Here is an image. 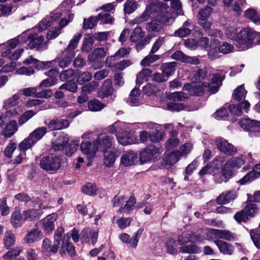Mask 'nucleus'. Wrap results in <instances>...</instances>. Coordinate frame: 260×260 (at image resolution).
Listing matches in <instances>:
<instances>
[{
  "label": "nucleus",
  "mask_w": 260,
  "mask_h": 260,
  "mask_svg": "<svg viewBox=\"0 0 260 260\" xmlns=\"http://www.w3.org/2000/svg\"><path fill=\"white\" fill-rule=\"evenodd\" d=\"M211 83L205 82H193L186 84L183 89L188 91L191 95L201 96L203 94L205 90L211 93H215L218 90L223 80V77L220 74H213L210 76Z\"/></svg>",
  "instance_id": "obj_1"
},
{
  "label": "nucleus",
  "mask_w": 260,
  "mask_h": 260,
  "mask_svg": "<svg viewBox=\"0 0 260 260\" xmlns=\"http://www.w3.org/2000/svg\"><path fill=\"white\" fill-rule=\"evenodd\" d=\"M239 41L236 46L240 51L245 50L253 45L260 43V33L249 27L244 28L239 32Z\"/></svg>",
  "instance_id": "obj_2"
},
{
  "label": "nucleus",
  "mask_w": 260,
  "mask_h": 260,
  "mask_svg": "<svg viewBox=\"0 0 260 260\" xmlns=\"http://www.w3.org/2000/svg\"><path fill=\"white\" fill-rule=\"evenodd\" d=\"M47 129L46 127H38L29 136L24 139L18 145V149L20 151H26L31 148L36 143L40 140L46 134Z\"/></svg>",
  "instance_id": "obj_3"
},
{
  "label": "nucleus",
  "mask_w": 260,
  "mask_h": 260,
  "mask_svg": "<svg viewBox=\"0 0 260 260\" xmlns=\"http://www.w3.org/2000/svg\"><path fill=\"white\" fill-rule=\"evenodd\" d=\"M22 42L27 43L30 48H36L39 51H43L47 48V44L44 42V37L37 36L29 31L23 32L20 37Z\"/></svg>",
  "instance_id": "obj_4"
},
{
  "label": "nucleus",
  "mask_w": 260,
  "mask_h": 260,
  "mask_svg": "<svg viewBox=\"0 0 260 260\" xmlns=\"http://www.w3.org/2000/svg\"><path fill=\"white\" fill-rule=\"evenodd\" d=\"M20 102L19 93L13 94L4 102L3 108L6 110V116L14 117L22 112L23 109L21 105L13 108L18 105Z\"/></svg>",
  "instance_id": "obj_5"
},
{
  "label": "nucleus",
  "mask_w": 260,
  "mask_h": 260,
  "mask_svg": "<svg viewBox=\"0 0 260 260\" xmlns=\"http://www.w3.org/2000/svg\"><path fill=\"white\" fill-rule=\"evenodd\" d=\"M244 159L242 155L233 157L229 159L221 170V174L226 179L225 182L232 178L234 174V171L240 168L244 164Z\"/></svg>",
  "instance_id": "obj_6"
},
{
  "label": "nucleus",
  "mask_w": 260,
  "mask_h": 260,
  "mask_svg": "<svg viewBox=\"0 0 260 260\" xmlns=\"http://www.w3.org/2000/svg\"><path fill=\"white\" fill-rule=\"evenodd\" d=\"M40 167L47 172H55L61 167V158L59 156L49 154L40 158L39 160Z\"/></svg>",
  "instance_id": "obj_7"
},
{
  "label": "nucleus",
  "mask_w": 260,
  "mask_h": 260,
  "mask_svg": "<svg viewBox=\"0 0 260 260\" xmlns=\"http://www.w3.org/2000/svg\"><path fill=\"white\" fill-rule=\"evenodd\" d=\"M161 153V149L154 145L144 148L140 153V160L142 164L154 160Z\"/></svg>",
  "instance_id": "obj_8"
},
{
  "label": "nucleus",
  "mask_w": 260,
  "mask_h": 260,
  "mask_svg": "<svg viewBox=\"0 0 260 260\" xmlns=\"http://www.w3.org/2000/svg\"><path fill=\"white\" fill-rule=\"evenodd\" d=\"M215 143L217 149L227 155L233 156L237 151V148L233 144L222 138H217Z\"/></svg>",
  "instance_id": "obj_9"
},
{
  "label": "nucleus",
  "mask_w": 260,
  "mask_h": 260,
  "mask_svg": "<svg viewBox=\"0 0 260 260\" xmlns=\"http://www.w3.org/2000/svg\"><path fill=\"white\" fill-rule=\"evenodd\" d=\"M114 138L111 135L101 134L94 141L98 147V150L105 151L110 148L113 144Z\"/></svg>",
  "instance_id": "obj_10"
},
{
  "label": "nucleus",
  "mask_w": 260,
  "mask_h": 260,
  "mask_svg": "<svg viewBox=\"0 0 260 260\" xmlns=\"http://www.w3.org/2000/svg\"><path fill=\"white\" fill-rule=\"evenodd\" d=\"M106 55V51L103 48H98L93 50L92 53L89 55L88 59L92 63L94 69L102 67V63L100 59L104 58Z\"/></svg>",
  "instance_id": "obj_11"
},
{
  "label": "nucleus",
  "mask_w": 260,
  "mask_h": 260,
  "mask_svg": "<svg viewBox=\"0 0 260 260\" xmlns=\"http://www.w3.org/2000/svg\"><path fill=\"white\" fill-rule=\"evenodd\" d=\"M59 252L61 256L65 255L66 253H68L71 257L76 255L75 247L70 242V234H67L64 236Z\"/></svg>",
  "instance_id": "obj_12"
},
{
  "label": "nucleus",
  "mask_w": 260,
  "mask_h": 260,
  "mask_svg": "<svg viewBox=\"0 0 260 260\" xmlns=\"http://www.w3.org/2000/svg\"><path fill=\"white\" fill-rule=\"evenodd\" d=\"M143 231V229L139 228L134 233L131 239H130L129 235L126 233H122L119 236V238L123 243H128L132 248H136Z\"/></svg>",
  "instance_id": "obj_13"
},
{
  "label": "nucleus",
  "mask_w": 260,
  "mask_h": 260,
  "mask_svg": "<svg viewBox=\"0 0 260 260\" xmlns=\"http://www.w3.org/2000/svg\"><path fill=\"white\" fill-rule=\"evenodd\" d=\"M209 233L215 238L223 239L227 241H235L237 240L236 234L227 230L210 229Z\"/></svg>",
  "instance_id": "obj_14"
},
{
  "label": "nucleus",
  "mask_w": 260,
  "mask_h": 260,
  "mask_svg": "<svg viewBox=\"0 0 260 260\" xmlns=\"http://www.w3.org/2000/svg\"><path fill=\"white\" fill-rule=\"evenodd\" d=\"M58 218L57 214L53 213L48 215L42 220V229L47 235H50L55 228V222Z\"/></svg>",
  "instance_id": "obj_15"
},
{
  "label": "nucleus",
  "mask_w": 260,
  "mask_h": 260,
  "mask_svg": "<svg viewBox=\"0 0 260 260\" xmlns=\"http://www.w3.org/2000/svg\"><path fill=\"white\" fill-rule=\"evenodd\" d=\"M61 16V13L60 12H52L49 16H47L41 22H39L37 26L39 31H41L50 26L53 24V22L58 20Z\"/></svg>",
  "instance_id": "obj_16"
},
{
  "label": "nucleus",
  "mask_w": 260,
  "mask_h": 260,
  "mask_svg": "<svg viewBox=\"0 0 260 260\" xmlns=\"http://www.w3.org/2000/svg\"><path fill=\"white\" fill-rule=\"evenodd\" d=\"M239 123L241 128L246 131L251 133L260 131V121L244 118L241 119Z\"/></svg>",
  "instance_id": "obj_17"
},
{
  "label": "nucleus",
  "mask_w": 260,
  "mask_h": 260,
  "mask_svg": "<svg viewBox=\"0 0 260 260\" xmlns=\"http://www.w3.org/2000/svg\"><path fill=\"white\" fill-rule=\"evenodd\" d=\"M59 244L54 241L52 244L51 241L48 238L44 239L42 245V250L46 255H51L56 253Z\"/></svg>",
  "instance_id": "obj_18"
},
{
  "label": "nucleus",
  "mask_w": 260,
  "mask_h": 260,
  "mask_svg": "<svg viewBox=\"0 0 260 260\" xmlns=\"http://www.w3.org/2000/svg\"><path fill=\"white\" fill-rule=\"evenodd\" d=\"M220 252L223 254L231 255L233 254L234 246L231 243L219 239L214 241Z\"/></svg>",
  "instance_id": "obj_19"
},
{
  "label": "nucleus",
  "mask_w": 260,
  "mask_h": 260,
  "mask_svg": "<svg viewBox=\"0 0 260 260\" xmlns=\"http://www.w3.org/2000/svg\"><path fill=\"white\" fill-rule=\"evenodd\" d=\"M80 149L82 152L89 158L94 156L98 150V147L94 141L93 144H91L88 141H85L81 144Z\"/></svg>",
  "instance_id": "obj_20"
},
{
  "label": "nucleus",
  "mask_w": 260,
  "mask_h": 260,
  "mask_svg": "<svg viewBox=\"0 0 260 260\" xmlns=\"http://www.w3.org/2000/svg\"><path fill=\"white\" fill-rule=\"evenodd\" d=\"M171 57L174 59L180 60L185 63L193 64H197L199 63V60L198 58L187 56L181 51H175L171 55Z\"/></svg>",
  "instance_id": "obj_21"
},
{
  "label": "nucleus",
  "mask_w": 260,
  "mask_h": 260,
  "mask_svg": "<svg viewBox=\"0 0 260 260\" xmlns=\"http://www.w3.org/2000/svg\"><path fill=\"white\" fill-rule=\"evenodd\" d=\"M249 106V103L247 101H244L237 105H230L228 108L230 113L233 115L240 116L243 111H245L246 112H247Z\"/></svg>",
  "instance_id": "obj_22"
},
{
  "label": "nucleus",
  "mask_w": 260,
  "mask_h": 260,
  "mask_svg": "<svg viewBox=\"0 0 260 260\" xmlns=\"http://www.w3.org/2000/svg\"><path fill=\"white\" fill-rule=\"evenodd\" d=\"M137 154L133 151H128L121 157V164L124 166L135 165L137 162Z\"/></svg>",
  "instance_id": "obj_23"
},
{
  "label": "nucleus",
  "mask_w": 260,
  "mask_h": 260,
  "mask_svg": "<svg viewBox=\"0 0 260 260\" xmlns=\"http://www.w3.org/2000/svg\"><path fill=\"white\" fill-rule=\"evenodd\" d=\"M46 125L50 131L59 130L66 128L69 125V122L67 119H52L48 123L45 122Z\"/></svg>",
  "instance_id": "obj_24"
},
{
  "label": "nucleus",
  "mask_w": 260,
  "mask_h": 260,
  "mask_svg": "<svg viewBox=\"0 0 260 260\" xmlns=\"http://www.w3.org/2000/svg\"><path fill=\"white\" fill-rule=\"evenodd\" d=\"M42 237V232L39 229L36 228L28 232L23 240L27 244H32L40 241Z\"/></svg>",
  "instance_id": "obj_25"
},
{
  "label": "nucleus",
  "mask_w": 260,
  "mask_h": 260,
  "mask_svg": "<svg viewBox=\"0 0 260 260\" xmlns=\"http://www.w3.org/2000/svg\"><path fill=\"white\" fill-rule=\"evenodd\" d=\"M113 92L112 83L109 80H106L98 92V96L104 99L111 95Z\"/></svg>",
  "instance_id": "obj_26"
},
{
  "label": "nucleus",
  "mask_w": 260,
  "mask_h": 260,
  "mask_svg": "<svg viewBox=\"0 0 260 260\" xmlns=\"http://www.w3.org/2000/svg\"><path fill=\"white\" fill-rule=\"evenodd\" d=\"M236 197L237 195L235 191L233 190L225 191L216 199V202L220 205L228 204L235 200Z\"/></svg>",
  "instance_id": "obj_27"
},
{
  "label": "nucleus",
  "mask_w": 260,
  "mask_h": 260,
  "mask_svg": "<svg viewBox=\"0 0 260 260\" xmlns=\"http://www.w3.org/2000/svg\"><path fill=\"white\" fill-rule=\"evenodd\" d=\"M128 102L132 106H137L142 104V99L140 90L139 89L135 88L132 90Z\"/></svg>",
  "instance_id": "obj_28"
},
{
  "label": "nucleus",
  "mask_w": 260,
  "mask_h": 260,
  "mask_svg": "<svg viewBox=\"0 0 260 260\" xmlns=\"http://www.w3.org/2000/svg\"><path fill=\"white\" fill-rule=\"evenodd\" d=\"M75 55H74L73 53L67 52L64 50L62 53V57L58 58L56 59L55 60L60 68H65L70 64L72 59L75 56Z\"/></svg>",
  "instance_id": "obj_29"
},
{
  "label": "nucleus",
  "mask_w": 260,
  "mask_h": 260,
  "mask_svg": "<svg viewBox=\"0 0 260 260\" xmlns=\"http://www.w3.org/2000/svg\"><path fill=\"white\" fill-rule=\"evenodd\" d=\"M69 141L68 135L60 136L55 141L52 142V149L55 151L62 150Z\"/></svg>",
  "instance_id": "obj_30"
},
{
  "label": "nucleus",
  "mask_w": 260,
  "mask_h": 260,
  "mask_svg": "<svg viewBox=\"0 0 260 260\" xmlns=\"http://www.w3.org/2000/svg\"><path fill=\"white\" fill-rule=\"evenodd\" d=\"M156 17H159V21L164 26V25H170L172 24L175 20L176 16L168 10H166L165 12H162Z\"/></svg>",
  "instance_id": "obj_31"
},
{
  "label": "nucleus",
  "mask_w": 260,
  "mask_h": 260,
  "mask_svg": "<svg viewBox=\"0 0 260 260\" xmlns=\"http://www.w3.org/2000/svg\"><path fill=\"white\" fill-rule=\"evenodd\" d=\"M52 61H40L30 56L28 58L25 59L23 63L25 64H33L35 67L40 69H46L51 66Z\"/></svg>",
  "instance_id": "obj_32"
},
{
  "label": "nucleus",
  "mask_w": 260,
  "mask_h": 260,
  "mask_svg": "<svg viewBox=\"0 0 260 260\" xmlns=\"http://www.w3.org/2000/svg\"><path fill=\"white\" fill-rule=\"evenodd\" d=\"M25 222L23 213L21 214L19 210H15L12 213L11 222L14 228H17L21 226Z\"/></svg>",
  "instance_id": "obj_33"
},
{
  "label": "nucleus",
  "mask_w": 260,
  "mask_h": 260,
  "mask_svg": "<svg viewBox=\"0 0 260 260\" xmlns=\"http://www.w3.org/2000/svg\"><path fill=\"white\" fill-rule=\"evenodd\" d=\"M17 131V122L15 120H11L6 125L3 129L2 135L6 138L11 137Z\"/></svg>",
  "instance_id": "obj_34"
},
{
  "label": "nucleus",
  "mask_w": 260,
  "mask_h": 260,
  "mask_svg": "<svg viewBox=\"0 0 260 260\" xmlns=\"http://www.w3.org/2000/svg\"><path fill=\"white\" fill-rule=\"evenodd\" d=\"M164 28L162 23L159 21V17L151 20L146 25V29L150 32H156L161 31Z\"/></svg>",
  "instance_id": "obj_35"
},
{
  "label": "nucleus",
  "mask_w": 260,
  "mask_h": 260,
  "mask_svg": "<svg viewBox=\"0 0 260 260\" xmlns=\"http://www.w3.org/2000/svg\"><path fill=\"white\" fill-rule=\"evenodd\" d=\"M136 203V199L134 196H131L126 202L124 206H121L118 209V212L126 214H130L134 209Z\"/></svg>",
  "instance_id": "obj_36"
},
{
  "label": "nucleus",
  "mask_w": 260,
  "mask_h": 260,
  "mask_svg": "<svg viewBox=\"0 0 260 260\" xmlns=\"http://www.w3.org/2000/svg\"><path fill=\"white\" fill-rule=\"evenodd\" d=\"M190 26L191 23L189 21H186L183 23L182 27L174 32V36L183 38L189 35L191 33V30L189 28Z\"/></svg>",
  "instance_id": "obj_37"
},
{
  "label": "nucleus",
  "mask_w": 260,
  "mask_h": 260,
  "mask_svg": "<svg viewBox=\"0 0 260 260\" xmlns=\"http://www.w3.org/2000/svg\"><path fill=\"white\" fill-rule=\"evenodd\" d=\"M199 24L209 35L220 36L221 32L217 30H211L212 23L207 20H198Z\"/></svg>",
  "instance_id": "obj_38"
},
{
  "label": "nucleus",
  "mask_w": 260,
  "mask_h": 260,
  "mask_svg": "<svg viewBox=\"0 0 260 260\" xmlns=\"http://www.w3.org/2000/svg\"><path fill=\"white\" fill-rule=\"evenodd\" d=\"M104 154V164L107 166H110L113 164L116 160L117 157L119 156V152L115 150L113 151H105Z\"/></svg>",
  "instance_id": "obj_39"
},
{
  "label": "nucleus",
  "mask_w": 260,
  "mask_h": 260,
  "mask_svg": "<svg viewBox=\"0 0 260 260\" xmlns=\"http://www.w3.org/2000/svg\"><path fill=\"white\" fill-rule=\"evenodd\" d=\"M245 16L246 18L251 20L257 25L260 24V16L258 12L253 9L249 8L245 12Z\"/></svg>",
  "instance_id": "obj_40"
},
{
  "label": "nucleus",
  "mask_w": 260,
  "mask_h": 260,
  "mask_svg": "<svg viewBox=\"0 0 260 260\" xmlns=\"http://www.w3.org/2000/svg\"><path fill=\"white\" fill-rule=\"evenodd\" d=\"M117 139L118 142L122 145H127L135 143L136 137L132 133L129 134V136H125L124 134L117 135Z\"/></svg>",
  "instance_id": "obj_41"
},
{
  "label": "nucleus",
  "mask_w": 260,
  "mask_h": 260,
  "mask_svg": "<svg viewBox=\"0 0 260 260\" xmlns=\"http://www.w3.org/2000/svg\"><path fill=\"white\" fill-rule=\"evenodd\" d=\"M176 66L177 63L174 61L167 62L162 64L161 66L162 74L165 75L167 79L174 74L176 70Z\"/></svg>",
  "instance_id": "obj_42"
},
{
  "label": "nucleus",
  "mask_w": 260,
  "mask_h": 260,
  "mask_svg": "<svg viewBox=\"0 0 260 260\" xmlns=\"http://www.w3.org/2000/svg\"><path fill=\"white\" fill-rule=\"evenodd\" d=\"M23 216L25 221H35L38 220L39 217V213L37 209H30L24 211L23 212Z\"/></svg>",
  "instance_id": "obj_43"
},
{
  "label": "nucleus",
  "mask_w": 260,
  "mask_h": 260,
  "mask_svg": "<svg viewBox=\"0 0 260 260\" xmlns=\"http://www.w3.org/2000/svg\"><path fill=\"white\" fill-rule=\"evenodd\" d=\"M82 37V34L78 33L75 35L73 38L70 40L69 44L66 49L65 51L67 52H72L74 55L76 54L75 49L77 47L80 40Z\"/></svg>",
  "instance_id": "obj_44"
},
{
  "label": "nucleus",
  "mask_w": 260,
  "mask_h": 260,
  "mask_svg": "<svg viewBox=\"0 0 260 260\" xmlns=\"http://www.w3.org/2000/svg\"><path fill=\"white\" fill-rule=\"evenodd\" d=\"M220 50L218 48V41L217 40H214L213 42H211L208 51L209 57L211 59L218 58L220 56Z\"/></svg>",
  "instance_id": "obj_45"
},
{
  "label": "nucleus",
  "mask_w": 260,
  "mask_h": 260,
  "mask_svg": "<svg viewBox=\"0 0 260 260\" xmlns=\"http://www.w3.org/2000/svg\"><path fill=\"white\" fill-rule=\"evenodd\" d=\"M171 8L168 10L172 12L176 17L179 15H182L183 14L182 9V5L179 0H173L171 3Z\"/></svg>",
  "instance_id": "obj_46"
},
{
  "label": "nucleus",
  "mask_w": 260,
  "mask_h": 260,
  "mask_svg": "<svg viewBox=\"0 0 260 260\" xmlns=\"http://www.w3.org/2000/svg\"><path fill=\"white\" fill-rule=\"evenodd\" d=\"M140 140L141 142L144 143L148 141L149 139L153 143H157L159 140V137L155 135L149 134L146 131H142L140 133Z\"/></svg>",
  "instance_id": "obj_47"
},
{
  "label": "nucleus",
  "mask_w": 260,
  "mask_h": 260,
  "mask_svg": "<svg viewBox=\"0 0 260 260\" xmlns=\"http://www.w3.org/2000/svg\"><path fill=\"white\" fill-rule=\"evenodd\" d=\"M246 93L247 91L245 89L244 85H241L234 90L232 95L233 99L238 102L242 101L245 99Z\"/></svg>",
  "instance_id": "obj_48"
},
{
  "label": "nucleus",
  "mask_w": 260,
  "mask_h": 260,
  "mask_svg": "<svg viewBox=\"0 0 260 260\" xmlns=\"http://www.w3.org/2000/svg\"><path fill=\"white\" fill-rule=\"evenodd\" d=\"M179 157V153L178 151L172 152L165 156L164 159V164L166 166H172L178 161Z\"/></svg>",
  "instance_id": "obj_49"
},
{
  "label": "nucleus",
  "mask_w": 260,
  "mask_h": 260,
  "mask_svg": "<svg viewBox=\"0 0 260 260\" xmlns=\"http://www.w3.org/2000/svg\"><path fill=\"white\" fill-rule=\"evenodd\" d=\"M154 53H151V50L149 54L145 56L140 62V64L143 67H146L149 66L151 63L159 60L160 56L156 54H154Z\"/></svg>",
  "instance_id": "obj_50"
},
{
  "label": "nucleus",
  "mask_w": 260,
  "mask_h": 260,
  "mask_svg": "<svg viewBox=\"0 0 260 260\" xmlns=\"http://www.w3.org/2000/svg\"><path fill=\"white\" fill-rule=\"evenodd\" d=\"M151 11L149 8H147L145 11L139 16L133 19L131 22L132 25L136 24H140L145 21L148 20L151 17Z\"/></svg>",
  "instance_id": "obj_51"
},
{
  "label": "nucleus",
  "mask_w": 260,
  "mask_h": 260,
  "mask_svg": "<svg viewBox=\"0 0 260 260\" xmlns=\"http://www.w3.org/2000/svg\"><path fill=\"white\" fill-rule=\"evenodd\" d=\"M96 17L98 21H101V23L113 24L114 21V18L109 13L105 12L99 13Z\"/></svg>",
  "instance_id": "obj_52"
},
{
  "label": "nucleus",
  "mask_w": 260,
  "mask_h": 260,
  "mask_svg": "<svg viewBox=\"0 0 260 260\" xmlns=\"http://www.w3.org/2000/svg\"><path fill=\"white\" fill-rule=\"evenodd\" d=\"M151 74V71L148 69H143L141 71L137 76L136 83L137 84H142L144 80H146L147 78Z\"/></svg>",
  "instance_id": "obj_53"
},
{
  "label": "nucleus",
  "mask_w": 260,
  "mask_h": 260,
  "mask_svg": "<svg viewBox=\"0 0 260 260\" xmlns=\"http://www.w3.org/2000/svg\"><path fill=\"white\" fill-rule=\"evenodd\" d=\"M247 200L246 205L244 208L246 213L249 217H253L254 215L258 212V208L257 206Z\"/></svg>",
  "instance_id": "obj_54"
},
{
  "label": "nucleus",
  "mask_w": 260,
  "mask_h": 260,
  "mask_svg": "<svg viewBox=\"0 0 260 260\" xmlns=\"http://www.w3.org/2000/svg\"><path fill=\"white\" fill-rule=\"evenodd\" d=\"M89 109L93 112H96L102 110L105 105L98 100H91L88 103Z\"/></svg>",
  "instance_id": "obj_55"
},
{
  "label": "nucleus",
  "mask_w": 260,
  "mask_h": 260,
  "mask_svg": "<svg viewBox=\"0 0 260 260\" xmlns=\"http://www.w3.org/2000/svg\"><path fill=\"white\" fill-rule=\"evenodd\" d=\"M82 191L84 193L94 196L96 194L97 188L95 184L91 183H87L82 187Z\"/></svg>",
  "instance_id": "obj_56"
},
{
  "label": "nucleus",
  "mask_w": 260,
  "mask_h": 260,
  "mask_svg": "<svg viewBox=\"0 0 260 260\" xmlns=\"http://www.w3.org/2000/svg\"><path fill=\"white\" fill-rule=\"evenodd\" d=\"M36 114V112L33 110H27L23 113L18 119V123L19 125H22L26 122L32 116Z\"/></svg>",
  "instance_id": "obj_57"
},
{
  "label": "nucleus",
  "mask_w": 260,
  "mask_h": 260,
  "mask_svg": "<svg viewBox=\"0 0 260 260\" xmlns=\"http://www.w3.org/2000/svg\"><path fill=\"white\" fill-rule=\"evenodd\" d=\"M168 98L174 101L181 102L187 99V95L181 91H176L170 93Z\"/></svg>",
  "instance_id": "obj_58"
},
{
  "label": "nucleus",
  "mask_w": 260,
  "mask_h": 260,
  "mask_svg": "<svg viewBox=\"0 0 260 260\" xmlns=\"http://www.w3.org/2000/svg\"><path fill=\"white\" fill-rule=\"evenodd\" d=\"M212 8L207 6L204 9L200 10L198 15L199 18L198 20H207L208 19L212 12Z\"/></svg>",
  "instance_id": "obj_59"
},
{
  "label": "nucleus",
  "mask_w": 260,
  "mask_h": 260,
  "mask_svg": "<svg viewBox=\"0 0 260 260\" xmlns=\"http://www.w3.org/2000/svg\"><path fill=\"white\" fill-rule=\"evenodd\" d=\"M93 46V41L91 37H88L84 38L81 48L82 51L89 52L92 50Z\"/></svg>",
  "instance_id": "obj_60"
},
{
  "label": "nucleus",
  "mask_w": 260,
  "mask_h": 260,
  "mask_svg": "<svg viewBox=\"0 0 260 260\" xmlns=\"http://www.w3.org/2000/svg\"><path fill=\"white\" fill-rule=\"evenodd\" d=\"M144 36V33L142 31L140 27H136L130 36V40L132 42H136L142 39Z\"/></svg>",
  "instance_id": "obj_61"
},
{
  "label": "nucleus",
  "mask_w": 260,
  "mask_h": 260,
  "mask_svg": "<svg viewBox=\"0 0 260 260\" xmlns=\"http://www.w3.org/2000/svg\"><path fill=\"white\" fill-rule=\"evenodd\" d=\"M77 85L75 81H70L64 83L59 87V89L66 90L72 92H76L77 90Z\"/></svg>",
  "instance_id": "obj_62"
},
{
  "label": "nucleus",
  "mask_w": 260,
  "mask_h": 260,
  "mask_svg": "<svg viewBox=\"0 0 260 260\" xmlns=\"http://www.w3.org/2000/svg\"><path fill=\"white\" fill-rule=\"evenodd\" d=\"M234 219L238 222L240 223L242 222H246L249 220V217L246 213L245 209L237 212L234 215Z\"/></svg>",
  "instance_id": "obj_63"
},
{
  "label": "nucleus",
  "mask_w": 260,
  "mask_h": 260,
  "mask_svg": "<svg viewBox=\"0 0 260 260\" xmlns=\"http://www.w3.org/2000/svg\"><path fill=\"white\" fill-rule=\"evenodd\" d=\"M250 235L255 246L258 248H260V232L259 230H251Z\"/></svg>",
  "instance_id": "obj_64"
}]
</instances>
